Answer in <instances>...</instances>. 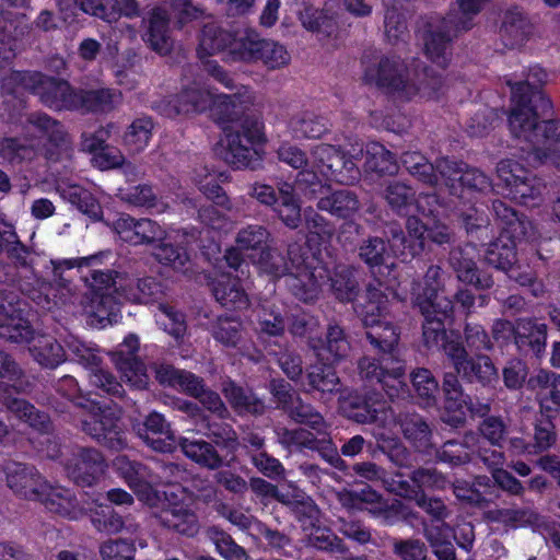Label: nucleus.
Here are the masks:
<instances>
[{
	"mask_svg": "<svg viewBox=\"0 0 560 560\" xmlns=\"http://www.w3.org/2000/svg\"><path fill=\"white\" fill-rule=\"evenodd\" d=\"M279 199L275 189L267 184L256 183L252 187L250 195L260 203L276 206L282 222L290 229H296L301 223V207L291 184L283 183L279 186Z\"/></svg>",
	"mask_w": 560,
	"mask_h": 560,
	"instance_id": "24",
	"label": "nucleus"
},
{
	"mask_svg": "<svg viewBox=\"0 0 560 560\" xmlns=\"http://www.w3.org/2000/svg\"><path fill=\"white\" fill-rule=\"evenodd\" d=\"M244 36L234 38L232 34L221 30L217 24L211 23L203 27L199 46L198 56L200 59L212 56L219 51L229 48L233 60H238L236 54L233 51L235 43H240Z\"/></svg>",
	"mask_w": 560,
	"mask_h": 560,
	"instance_id": "39",
	"label": "nucleus"
},
{
	"mask_svg": "<svg viewBox=\"0 0 560 560\" xmlns=\"http://www.w3.org/2000/svg\"><path fill=\"white\" fill-rule=\"evenodd\" d=\"M138 349V337L128 335L118 349L112 353V359L124 380L132 387L142 389L148 385L149 376L144 364L136 357Z\"/></svg>",
	"mask_w": 560,
	"mask_h": 560,
	"instance_id": "29",
	"label": "nucleus"
},
{
	"mask_svg": "<svg viewBox=\"0 0 560 560\" xmlns=\"http://www.w3.org/2000/svg\"><path fill=\"white\" fill-rule=\"evenodd\" d=\"M155 376L161 384L168 385L198 398L205 408L220 418L225 416L226 408L220 396L214 392L205 389L201 380L192 373L162 364L156 368Z\"/></svg>",
	"mask_w": 560,
	"mask_h": 560,
	"instance_id": "20",
	"label": "nucleus"
},
{
	"mask_svg": "<svg viewBox=\"0 0 560 560\" xmlns=\"http://www.w3.org/2000/svg\"><path fill=\"white\" fill-rule=\"evenodd\" d=\"M138 435L154 451L172 452L176 447V439L170 423L159 412H151L142 428H138Z\"/></svg>",
	"mask_w": 560,
	"mask_h": 560,
	"instance_id": "34",
	"label": "nucleus"
},
{
	"mask_svg": "<svg viewBox=\"0 0 560 560\" xmlns=\"http://www.w3.org/2000/svg\"><path fill=\"white\" fill-rule=\"evenodd\" d=\"M113 231L118 237L131 245L153 243L164 240H177L179 232L175 236L166 232L156 222L150 219L136 220L129 214H120L113 223Z\"/></svg>",
	"mask_w": 560,
	"mask_h": 560,
	"instance_id": "28",
	"label": "nucleus"
},
{
	"mask_svg": "<svg viewBox=\"0 0 560 560\" xmlns=\"http://www.w3.org/2000/svg\"><path fill=\"white\" fill-rule=\"evenodd\" d=\"M364 79L385 90L399 101H410L415 97L438 100L443 88V79L418 67L409 69L397 57L383 58L377 67L366 69Z\"/></svg>",
	"mask_w": 560,
	"mask_h": 560,
	"instance_id": "6",
	"label": "nucleus"
},
{
	"mask_svg": "<svg viewBox=\"0 0 560 560\" xmlns=\"http://www.w3.org/2000/svg\"><path fill=\"white\" fill-rule=\"evenodd\" d=\"M23 81L25 88L33 90L39 96L40 101L54 109H77L79 91H74L62 80L45 77L40 73H28L23 77L14 73V79Z\"/></svg>",
	"mask_w": 560,
	"mask_h": 560,
	"instance_id": "21",
	"label": "nucleus"
},
{
	"mask_svg": "<svg viewBox=\"0 0 560 560\" xmlns=\"http://www.w3.org/2000/svg\"><path fill=\"white\" fill-rule=\"evenodd\" d=\"M305 195L318 199L317 208L319 210L338 218H350L360 208L359 199L354 192L348 189L331 190L330 187L322 183L319 177L310 183Z\"/></svg>",
	"mask_w": 560,
	"mask_h": 560,
	"instance_id": "27",
	"label": "nucleus"
},
{
	"mask_svg": "<svg viewBox=\"0 0 560 560\" xmlns=\"http://www.w3.org/2000/svg\"><path fill=\"white\" fill-rule=\"evenodd\" d=\"M497 187L511 199L530 205L542 194L545 185L537 177H529L527 171L516 161L502 160L497 165Z\"/></svg>",
	"mask_w": 560,
	"mask_h": 560,
	"instance_id": "18",
	"label": "nucleus"
},
{
	"mask_svg": "<svg viewBox=\"0 0 560 560\" xmlns=\"http://www.w3.org/2000/svg\"><path fill=\"white\" fill-rule=\"evenodd\" d=\"M114 467L141 502L148 506L159 505L161 497L156 486L161 483V480L147 466L131 462L125 455H119L114 460Z\"/></svg>",
	"mask_w": 560,
	"mask_h": 560,
	"instance_id": "22",
	"label": "nucleus"
},
{
	"mask_svg": "<svg viewBox=\"0 0 560 560\" xmlns=\"http://www.w3.org/2000/svg\"><path fill=\"white\" fill-rule=\"evenodd\" d=\"M192 182L199 187V190L207 198L213 200L215 205L226 210L231 209V202L228 196L218 184L215 175L210 173L207 167H199L198 170H195Z\"/></svg>",
	"mask_w": 560,
	"mask_h": 560,
	"instance_id": "55",
	"label": "nucleus"
},
{
	"mask_svg": "<svg viewBox=\"0 0 560 560\" xmlns=\"http://www.w3.org/2000/svg\"><path fill=\"white\" fill-rule=\"evenodd\" d=\"M0 472L5 475L8 487L21 497L37 500L48 511L70 520H78L82 515V510L73 504L72 493L48 485L35 468L21 463H8L0 468Z\"/></svg>",
	"mask_w": 560,
	"mask_h": 560,
	"instance_id": "9",
	"label": "nucleus"
},
{
	"mask_svg": "<svg viewBox=\"0 0 560 560\" xmlns=\"http://www.w3.org/2000/svg\"><path fill=\"white\" fill-rule=\"evenodd\" d=\"M388 300L376 288H369L364 303L355 306L363 325L369 329L366 336L372 345L382 350L381 362L363 359L359 363L360 374L368 381H376L386 394L393 398L405 393V369L400 359L394 354L398 342V332L390 322L386 320Z\"/></svg>",
	"mask_w": 560,
	"mask_h": 560,
	"instance_id": "3",
	"label": "nucleus"
},
{
	"mask_svg": "<svg viewBox=\"0 0 560 560\" xmlns=\"http://www.w3.org/2000/svg\"><path fill=\"white\" fill-rule=\"evenodd\" d=\"M339 408L349 419L360 423H374L373 435L382 443L383 448L388 450L390 458L399 466L407 463V451L397 442L400 432L418 448L428 444L427 423L417 415L406 417L398 423L385 401L374 400L372 397L361 400L357 395H349L340 398Z\"/></svg>",
	"mask_w": 560,
	"mask_h": 560,
	"instance_id": "4",
	"label": "nucleus"
},
{
	"mask_svg": "<svg viewBox=\"0 0 560 560\" xmlns=\"http://www.w3.org/2000/svg\"><path fill=\"white\" fill-rule=\"evenodd\" d=\"M548 74L539 66L532 67L525 80L506 83L511 88V110L509 126L513 135H528L535 126L537 113L540 108L546 115L551 109L552 103L539 89L547 83Z\"/></svg>",
	"mask_w": 560,
	"mask_h": 560,
	"instance_id": "13",
	"label": "nucleus"
},
{
	"mask_svg": "<svg viewBox=\"0 0 560 560\" xmlns=\"http://www.w3.org/2000/svg\"><path fill=\"white\" fill-rule=\"evenodd\" d=\"M233 51L242 61H261L268 69L284 67L290 61L285 47L277 42L262 39L254 33H247Z\"/></svg>",
	"mask_w": 560,
	"mask_h": 560,
	"instance_id": "23",
	"label": "nucleus"
},
{
	"mask_svg": "<svg viewBox=\"0 0 560 560\" xmlns=\"http://www.w3.org/2000/svg\"><path fill=\"white\" fill-rule=\"evenodd\" d=\"M396 0H384L386 7L384 28L387 40L395 45L408 37L407 25L404 15L395 7Z\"/></svg>",
	"mask_w": 560,
	"mask_h": 560,
	"instance_id": "57",
	"label": "nucleus"
},
{
	"mask_svg": "<svg viewBox=\"0 0 560 560\" xmlns=\"http://www.w3.org/2000/svg\"><path fill=\"white\" fill-rule=\"evenodd\" d=\"M152 119L149 117H139L127 128L124 135V145L131 153L141 152L148 147L152 138Z\"/></svg>",
	"mask_w": 560,
	"mask_h": 560,
	"instance_id": "52",
	"label": "nucleus"
},
{
	"mask_svg": "<svg viewBox=\"0 0 560 560\" xmlns=\"http://www.w3.org/2000/svg\"><path fill=\"white\" fill-rule=\"evenodd\" d=\"M290 127L296 138H319L327 130L326 120L313 114H303L292 119Z\"/></svg>",
	"mask_w": 560,
	"mask_h": 560,
	"instance_id": "63",
	"label": "nucleus"
},
{
	"mask_svg": "<svg viewBox=\"0 0 560 560\" xmlns=\"http://www.w3.org/2000/svg\"><path fill=\"white\" fill-rule=\"evenodd\" d=\"M269 240L268 231L261 225H248L242 229L236 236V248L228 249L224 259L226 264L234 270L241 267L243 258L240 250H258Z\"/></svg>",
	"mask_w": 560,
	"mask_h": 560,
	"instance_id": "38",
	"label": "nucleus"
},
{
	"mask_svg": "<svg viewBox=\"0 0 560 560\" xmlns=\"http://www.w3.org/2000/svg\"><path fill=\"white\" fill-rule=\"evenodd\" d=\"M331 289L336 298L342 302H350L357 294L358 282L353 277V270L346 266L337 267L335 276L330 278Z\"/></svg>",
	"mask_w": 560,
	"mask_h": 560,
	"instance_id": "62",
	"label": "nucleus"
},
{
	"mask_svg": "<svg viewBox=\"0 0 560 560\" xmlns=\"http://www.w3.org/2000/svg\"><path fill=\"white\" fill-rule=\"evenodd\" d=\"M290 264L276 250H261L255 260L260 272L272 278L287 276L285 283L292 294L303 302H312L319 296L322 285L327 278V269L316 253L311 255L298 245L288 250Z\"/></svg>",
	"mask_w": 560,
	"mask_h": 560,
	"instance_id": "5",
	"label": "nucleus"
},
{
	"mask_svg": "<svg viewBox=\"0 0 560 560\" xmlns=\"http://www.w3.org/2000/svg\"><path fill=\"white\" fill-rule=\"evenodd\" d=\"M278 158L293 168L306 166L299 174L298 184L305 191L311 182H315L319 175L326 179L339 183H349L358 178V170L351 160H346L345 154L330 144H318L312 151V158L307 159L302 150L290 143H283L278 149Z\"/></svg>",
	"mask_w": 560,
	"mask_h": 560,
	"instance_id": "7",
	"label": "nucleus"
},
{
	"mask_svg": "<svg viewBox=\"0 0 560 560\" xmlns=\"http://www.w3.org/2000/svg\"><path fill=\"white\" fill-rule=\"evenodd\" d=\"M401 162L407 171L416 176L419 180L441 186V175L435 165H432L427 159L419 152H406L401 156Z\"/></svg>",
	"mask_w": 560,
	"mask_h": 560,
	"instance_id": "50",
	"label": "nucleus"
},
{
	"mask_svg": "<svg viewBox=\"0 0 560 560\" xmlns=\"http://www.w3.org/2000/svg\"><path fill=\"white\" fill-rule=\"evenodd\" d=\"M222 392L238 413H261L264 411L265 405L260 399L231 381L223 383Z\"/></svg>",
	"mask_w": 560,
	"mask_h": 560,
	"instance_id": "47",
	"label": "nucleus"
},
{
	"mask_svg": "<svg viewBox=\"0 0 560 560\" xmlns=\"http://www.w3.org/2000/svg\"><path fill=\"white\" fill-rule=\"evenodd\" d=\"M532 34V25L524 15V13L513 8L505 12L501 35L505 40V45L512 48L522 45Z\"/></svg>",
	"mask_w": 560,
	"mask_h": 560,
	"instance_id": "43",
	"label": "nucleus"
},
{
	"mask_svg": "<svg viewBox=\"0 0 560 560\" xmlns=\"http://www.w3.org/2000/svg\"><path fill=\"white\" fill-rule=\"evenodd\" d=\"M487 0H457L458 10L447 18H430L421 33L424 54L428 59L440 68L451 61V40L459 32L474 25V18L482 10Z\"/></svg>",
	"mask_w": 560,
	"mask_h": 560,
	"instance_id": "8",
	"label": "nucleus"
},
{
	"mask_svg": "<svg viewBox=\"0 0 560 560\" xmlns=\"http://www.w3.org/2000/svg\"><path fill=\"white\" fill-rule=\"evenodd\" d=\"M444 485V477L439 475L436 471L431 469H419L412 475V483L404 479L401 474H397L392 481L388 482V488L400 497L415 500L417 494L421 492V487L443 488Z\"/></svg>",
	"mask_w": 560,
	"mask_h": 560,
	"instance_id": "37",
	"label": "nucleus"
},
{
	"mask_svg": "<svg viewBox=\"0 0 560 560\" xmlns=\"http://www.w3.org/2000/svg\"><path fill=\"white\" fill-rule=\"evenodd\" d=\"M493 211L502 231L500 237L489 245L486 252V260L489 265L509 272V277L522 285L530 284L535 287L536 283L530 276L520 275L514 268L516 241L534 236L532 222L520 218L512 208L502 201L493 202Z\"/></svg>",
	"mask_w": 560,
	"mask_h": 560,
	"instance_id": "11",
	"label": "nucleus"
},
{
	"mask_svg": "<svg viewBox=\"0 0 560 560\" xmlns=\"http://www.w3.org/2000/svg\"><path fill=\"white\" fill-rule=\"evenodd\" d=\"M360 257L371 267L383 266L387 270V275L395 267V264L390 261V252L386 249L384 241L378 237L369 238L360 247Z\"/></svg>",
	"mask_w": 560,
	"mask_h": 560,
	"instance_id": "56",
	"label": "nucleus"
},
{
	"mask_svg": "<svg viewBox=\"0 0 560 560\" xmlns=\"http://www.w3.org/2000/svg\"><path fill=\"white\" fill-rule=\"evenodd\" d=\"M537 113L535 126L528 135H514L534 144L529 163L534 166L550 163L560 170V119H550L552 108L546 115L540 108L534 109Z\"/></svg>",
	"mask_w": 560,
	"mask_h": 560,
	"instance_id": "17",
	"label": "nucleus"
},
{
	"mask_svg": "<svg viewBox=\"0 0 560 560\" xmlns=\"http://www.w3.org/2000/svg\"><path fill=\"white\" fill-rule=\"evenodd\" d=\"M514 339L520 349L529 347L536 355H539L545 351L547 326L536 324L532 319H518L515 324Z\"/></svg>",
	"mask_w": 560,
	"mask_h": 560,
	"instance_id": "42",
	"label": "nucleus"
},
{
	"mask_svg": "<svg viewBox=\"0 0 560 560\" xmlns=\"http://www.w3.org/2000/svg\"><path fill=\"white\" fill-rule=\"evenodd\" d=\"M442 270L431 266L425 273L423 285L413 288V302L424 316L423 339L429 348H442L453 361L455 369L468 381H477L483 385L498 378L497 369L490 358L479 355L475 360H466V351L457 340V336H447L443 319L452 310V301L442 295L440 282Z\"/></svg>",
	"mask_w": 560,
	"mask_h": 560,
	"instance_id": "2",
	"label": "nucleus"
},
{
	"mask_svg": "<svg viewBox=\"0 0 560 560\" xmlns=\"http://www.w3.org/2000/svg\"><path fill=\"white\" fill-rule=\"evenodd\" d=\"M58 392L67 397L75 407L82 409V430L110 450L126 447V439L119 427L120 411L108 406H101L84 397H80L78 382L72 376H63L58 383Z\"/></svg>",
	"mask_w": 560,
	"mask_h": 560,
	"instance_id": "10",
	"label": "nucleus"
},
{
	"mask_svg": "<svg viewBox=\"0 0 560 560\" xmlns=\"http://www.w3.org/2000/svg\"><path fill=\"white\" fill-rule=\"evenodd\" d=\"M474 250L472 246L454 249L451 253V266L460 282L470 284L479 290L489 289L493 284V280L490 275L477 268L472 256Z\"/></svg>",
	"mask_w": 560,
	"mask_h": 560,
	"instance_id": "32",
	"label": "nucleus"
},
{
	"mask_svg": "<svg viewBox=\"0 0 560 560\" xmlns=\"http://www.w3.org/2000/svg\"><path fill=\"white\" fill-rule=\"evenodd\" d=\"M179 444L184 454L201 466L215 469L222 464L214 447L203 440L182 439Z\"/></svg>",
	"mask_w": 560,
	"mask_h": 560,
	"instance_id": "49",
	"label": "nucleus"
},
{
	"mask_svg": "<svg viewBox=\"0 0 560 560\" xmlns=\"http://www.w3.org/2000/svg\"><path fill=\"white\" fill-rule=\"evenodd\" d=\"M443 392L445 395V415L443 420L452 427H457L464 422L468 413L486 415L489 410L487 405H480L474 408L468 396L462 392V387L454 374H446L443 382Z\"/></svg>",
	"mask_w": 560,
	"mask_h": 560,
	"instance_id": "30",
	"label": "nucleus"
},
{
	"mask_svg": "<svg viewBox=\"0 0 560 560\" xmlns=\"http://www.w3.org/2000/svg\"><path fill=\"white\" fill-rule=\"evenodd\" d=\"M413 191L410 187L406 186L402 183H390L385 190V198L389 206L397 211H406V213L411 212V210H417L423 215L434 214L436 211L432 208L433 203H436L435 196H422L417 199L413 203Z\"/></svg>",
	"mask_w": 560,
	"mask_h": 560,
	"instance_id": "33",
	"label": "nucleus"
},
{
	"mask_svg": "<svg viewBox=\"0 0 560 560\" xmlns=\"http://www.w3.org/2000/svg\"><path fill=\"white\" fill-rule=\"evenodd\" d=\"M338 497L340 503L349 510H366L377 514L383 508L380 494L370 487H364L360 491L343 490Z\"/></svg>",
	"mask_w": 560,
	"mask_h": 560,
	"instance_id": "48",
	"label": "nucleus"
},
{
	"mask_svg": "<svg viewBox=\"0 0 560 560\" xmlns=\"http://www.w3.org/2000/svg\"><path fill=\"white\" fill-rule=\"evenodd\" d=\"M258 328L261 335L279 336L284 330V320L281 312L273 304L267 302L257 311Z\"/></svg>",
	"mask_w": 560,
	"mask_h": 560,
	"instance_id": "61",
	"label": "nucleus"
},
{
	"mask_svg": "<svg viewBox=\"0 0 560 560\" xmlns=\"http://www.w3.org/2000/svg\"><path fill=\"white\" fill-rule=\"evenodd\" d=\"M232 105L231 96L217 93L207 81L200 79L184 86L172 100L163 102L161 112L174 117L209 110L212 117L221 120L230 116Z\"/></svg>",
	"mask_w": 560,
	"mask_h": 560,
	"instance_id": "14",
	"label": "nucleus"
},
{
	"mask_svg": "<svg viewBox=\"0 0 560 560\" xmlns=\"http://www.w3.org/2000/svg\"><path fill=\"white\" fill-rule=\"evenodd\" d=\"M271 392L283 408L290 410L300 422H308L314 428L323 423V418L318 413H312L308 407L300 404L299 398L294 397L290 385L283 381L272 382Z\"/></svg>",
	"mask_w": 560,
	"mask_h": 560,
	"instance_id": "40",
	"label": "nucleus"
},
{
	"mask_svg": "<svg viewBox=\"0 0 560 560\" xmlns=\"http://www.w3.org/2000/svg\"><path fill=\"white\" fill-rule=\"evenodd\" d=\"M217 301L224 307L241 310L247 305V296L238 280L231 273H221L212 282Z\"/></svg>",
	"mask_w": 560,
	"mask_h": 560,
	"instance_id": "41",
	"label": "nucleus"
},
{
	"mask_svg": "<svg viewBox=\"0 0 560 560\" xmlns=\"http://www.w3.org/2000/svg\"><path fill=\"white\" fill-rule=\"evenodd\" d=\"M241 323L231 317H219L212 327L213 338L225 347H235L241 338Z\"/></svg>",
	"mask_w": 560,
	"mask_h": 560,
	"instance_id": "64",
	"label": "nucleus"
},
{
	"mask_svg": "<svg viewBox=\"0 0 560 560\" xmlns=\"http://www.w3.org/2000/svg\"><path fill=\"white\" fill-rule=\"evenodd\" d=\"M335 3L328 2L323 11L313 8H305L300 14L302 25L311 32L323 33L330 36L335 31L337 19L328 13L332 10Z\"/></svg>",
	"mask_w": 560,
	"mask_h": 560,
	"instance_id": "53",
	"label": "nucleus"
},
{
	"mask_svg": "<svg viewBox=\"0 0 560 560\" xmlns=\"http://www.w3.org/2000/svg\"><path fill=\"white\" fill-rule=\"evenodd\" d=\"M0 337L13 342H30L31 354L43 366L56 368L66 360L65 349L51 336H33L13 295H0Z\"/></svg>",
	"mask_w": 560,
	"mask_h": 560,
	"instance_id": "12",
	"label": "nucleus"
},
{
	"mask_svg": "<svg viewBox=\"0 0 560 560\" xmlns=\"http://www.w3.org/2000/svg\"><path fill=\"white\" fill-rule=\"evenodd\" d=\"M73 504L82 510V515L80 517L88 512L90 513L91 521L98 532L116 534L122 530V517L115 513L110 506L98 504L96 502H92L88 506H81L74 499Z\"/></svg>",
	"mask_w": 560,
	"mask_h": 560,
	"instance_id": "44",
	"label": "nucleus"
},
{
	"mask_svg": "<svg viewBox=\"0 0 560 560\" xmlns=\"http://www.w3.org/2000/svg\"><path fill=\"white\" fill-rule=\"evenodd\" d=\"M479 443V436L471 433L465 436L464 443L447 441L438 456L440 460L457 466L467 463L470 459V453H476V444Z\"/></svg>",
	"mask_w": 560,
	"mask_h": 560,
	"instance_id": "51",
	"label": "nucleus"
},
{
	"mask_svg": "<svg viewBox=\"0 0 560 560\" xmlns=\"http://www.w3.org/2000/svg\"><path fill=\"white\" fill-rule=\"evenodd\" d=\"M66 346L78 361L90 370V383L93 386L114 396H119L122 393L121 384L101 366V359L95 349L74 336H70L66 340Z\"/></svg>",
	"mask_w": 560,
	"mask_h": 560,
	"instance_id": "26",
	"label": "nucleus"
},
{
	"mask_svg": "<svg viewBox=\"0 0 560 560\" xmlns=\"http://www.w3.org/2000/svg\"><path fill=\"white\" fill-rule=\"evenodd\" d=\"M366 167L380 174H394L398 170L397 162L382 144L372 143L366 151Z\"/></svg>",
	"mask_w": 560,
	"mask_h": 560,
	"instance_id": "59",
	"label": "nucleus"
},
{
	"mask_svg": "<svg viewBox=\"0 0 560 560\" xmlns=\"http://www.w3.org/2000/svg\"><path fill=\"white\" fill-rule=\"evenodd\" d=\"M56 190L65 201L74 206L83 214L93 220L101 219V205L90 189L79 184L60 179L56 184Z\"/></svg>",
	"mask_w": 560,
	"mask_h": 560,
	"instance_id": "36",
	"label": "nucleus"
},
{
	"mask_svg": "<svg viewBox=\"0 0 560 560\" xmlns=\"http://www.w3.org/2000/svg\"><path fill=\"white\" fill-rule=\"evenodd\" d=\"M312 348L320 361L335 362L346 357L349 351V343L345 338L342 329L337 325L328 328L326 341L320 346L312 342Z\"/></svg>",
	"mask_w": 560,
	"mask_h": 560,
	"instance_id": "46",
	"label": "nucleus"
},
{
	"mask_svg": "<svg viewBox=\"0 0 560 560\" xmlns=\"http://www.w3.org/2000/svg\"><path fill=\"white\" fill-rule=\"evenodd\" d=\"M104 468L103 456L95 450H81L67 465L69 476L83 486L92 485Z\"/></svg>",
	"mask_w": 560,
	"mask_h": 560,
	"instance_id": "35",
	"label": "nucleus"
},
{
	"mask_svg": "<svg viewBox=\"0 0 560 560\" xmlns=\"http://www.w3.org/2000/svg\"><path fill=\"white\" fill-rule=\"evenodd\" d=\"M154 257L165 266H170L177 272L186 273L189 270V256L183 247L174 248L168 243H163L154 249Z\"/></svg>",
	"mask_w": 560,
	"mask_h": 560,
	"instance_id": "60",
	"label": "nucleus"
},
{
	"mask_svg": "<svg viewBox=\"0 0 560 560\" xmlns=\"http://www.w3.org/2000/svg\"><path fill=\"white\" fill-rule=\"evenodd\" d=\"M408 238L401 232L393 231V240L390 243V252L395 256L406 261L419 255L424 248L425 233L436 244L450 242L451 234L444 224L434 223L429 228L428 223H422L417 217L410 215L406 223Z\"/></svg>",
	"mask_w": 560,
	"mask_h": 560,
	"instance_id": "19",
	"label": "nucleus"
},
{
	"mask_svg": "<svg viewBox=\"0 0 560 560\" xmlns=\"http://www.w3.org/2000/svg\"><path fill=\"white\" fill-rule=\"evenodd\" d=\"M31 132H37L43 138H47L49 143L58 147L65 139L62 126L46 114H33L30 119Z\"/></svg>",
	"mask_w": 560,
	"mask_h": 560,
	"instance_id": "58",
	"label": "nucleus"
},
{
	"mask_svg": "<svg viewBox=\"0 0 560 560\" xmlns=\"http://www.w3.org/2000/svg\"><path fill=\"white\" fill-rule=\"evenodd\" d=\"M121 94L110 89H100L90 91H79L77 109L84 110H107L120 102Z\"/></svg>",
	"mask_w": 560,
	"mask_h": 560,
	"instance_id": "54",
	"label": "nucleus"
},
{
	"mask_svg": "<svg viewBox=\"0 0 560 560\" xmlns=\"http://www.w3.org/2000/svg\"><path fill=\"white\" fill-rule=\"evenodd\" d=\"M168 16L165 10L154 9L151 13L148 32V43L160 55H166L173 47V40L168 34Z\"/></svg>",
	"mask_w": 560,
	"mask_h": 560,
	"instance_id": "45",
	"label": "nucleus"
},
{
	"mask_svg": "<svg viewBox=\"0 0 560 560\" xmlns=\"http://www.w3.org/2000/svg\"><path fill=\"white\" fill-rule=\"evenodd\" d=\"M161 501L155 517L160 524L180 535L194 537L198 534L200 525L194 509V498L179 486H170L160 491Z\"/></svg>",
	"mask_w": 560,
	"mask_h": 560,
	"instance_id": "16",
	"label": "nucleus"
},
{
	"mask_svg": "<svg viewBox=\"0 0 560 560\" xmlns=\"http://www.w3.org/2000/svg\"><path fill=\"white\" fill-rule=\"evenodd\" d=\"M463 164L441 159L436 162V167L441 175V186L450 188L451 194L464 198L465 189H475L479 191L491 187L489 178L477 168L464 170Z\"/></svg>",
	"mask_w": 560,
	"mask_h": 560,
	"instance_id": "25",
	"label": "nucleus"
},
{
	"mask_svg": "<svg viewBox=\"0 0 560 560\" xmlns=\"http://www.w3.org/2000/svg\"><path fill=\"white\" fill-rule=\"evenodd\" d=\"M0 404L14 415L18 419L27 423L38 431H46L49 427V419L45 413L38 412L34 406L26 401L12 397L9 385L0 382ZM7 427L0 421V443L8 435Z\"/></svg>",
	"mask_w": 560,
	"mask_h": 560,
	"instance_id": "31",
	"label": "nucleus"
},
{
	"mask_svg": "<svg viewBox=\"0 0 560 560\" xmlns=\"http://www.w3.org/2000/svg\"><path fill=\"white\" fill-rule=\"evenodd\" d=\"M221 145L225 149L224 160L236 168L258 165L262 158V124L257 119L244 118L224 130Z\"/></svg>",
	"mask_w": 560,
	"mask_h": 560,
	"instance_id": "15",
	"label": "nucleus"
},
{
	"mask_svg": "<svg viewBox=\"0 0 560 560\" xmlns=\"http://www.w3.org/2000/svg\"><path fill=\"white\" fill-rule=\"evenodd\" d=\"M112 255L110 250H101L85 257L60 259L52 261L56 276L66 269L91 268L90 277L85 278L89 292L81 299L82 314L89 325L104 328L118 322L120 304L151 303L163 295L162 285L153 278L139 279L137 283L125 273L113 270H98Z\"/></svg>",
	"mask_w": 560,
	"mask_h": 560,
	"instance_id": "1",
	"label": "nucleus"
}]
</instances>
